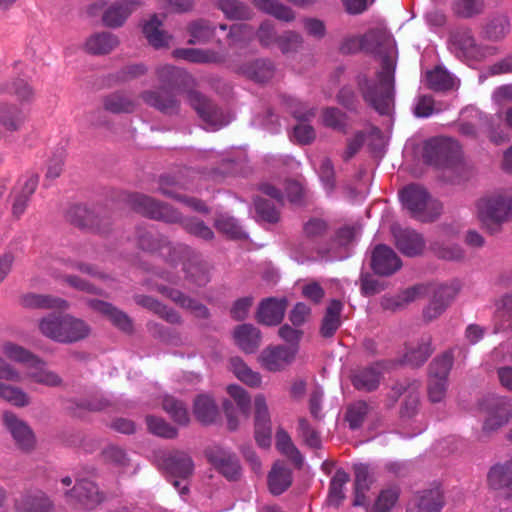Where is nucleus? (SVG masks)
<instances>
[{
    "label": "nucleus",
    "mask_w": 512,
    "mask_h": 512,
    "mask_svg": "<svg viewBox=\"0 0 512 512\" xmlns=\"http://www.w3.org/2000/svg\"><path fill=\"white\" fill-rule=\"evenodd\" d=\"M344 53L365 50L381 54V70L375 79L358 76V85L364 100L380 114H390L394 104L395 56L394 40L383 23L369 30L363 37H349L341 45Z\"/></svg>",
    "instance_id": "nucleus-1"
},
{
    "label": "nucleus",
    "mask_w": 512,
    "mask_h": 512,
    "mask_svg": "<svg viewBox=\"0 0 512 512\" xmlns=\"http://www.w3.org/2000/svg\"><path fill=\"white\" fill-rule=\"evenodd\" d=\"M126 202L134 211L148 218L169 224H180L187 233L205 241L214 239V232L204 221L197 217H184L180 211L166 202L141 193L129 194Z\"/></svg>",
    "instance_id": "nucleus-2"
},
{
    "label": "nucleus",
    "mask_w": 512,
    "mask_h": 512,
    "mask_svg": "<svg viewBox=\"0 0 512 512\" xmlns=\"http://www.w3.org/2000/svg\"><path fill=\"white\" fill-rule=\"evenodd\" d=\"M477 218L489 234L494 235L512 220V189H499L480 197L476 203Z\"/></svg>",
    "instance_id": "nucleus-3"
},
{
    "label": "nucleus",
    "mask_w": 512,
    "mask_h": 512,
    "mask_svg": "<svg viewBox=\"0 0 512 512\" xmlns=\"http://www.w3.org/2000/svg\"><path fill=\"white\" fill-rule=\"evenodd\" d=\"M38 328L43 336L63 344L81 341L90 334V327L84 320L69 314H49L39 320Z\"/></svg>",
    "instance_id": "nucleus-4"
},
{
    "label": "nucleus",
    "mask_w": 512,
    "mask_h": 512,
    "mask_svg": "<svg viewBox=\"0 0 512 512\" xmlns=\"http://www.w3.org/2000/svg\"><path fill=\"white\" fill-rule=\"evenodd\" d=\"M399 196L412 217L422 222L434 221L442 213L441 202L432 198L428 191L418 184L406 186L400 191Z\"/></svg>",
    "instance_id": "nucleus-5"
},
{
    "label": "nucleus",
    "mask_w": 512,
    "mask_h": 512,
    "mask_svg": "<svg viewBox=\"0 0 512 512\" xmlns=\"http://www.w3.org/2000/svg\"><path fill=\"white\" fill-rule=\"evenodd\" d=\"M413 177L430 174L446 184H459L472 176L467 162H410L405 168Z\"/></svg>",
    "instance_id": "nucleus-6"
},
{
    "label": "nucleus",
    "mask_w": 512,
    "mask_h": 512,
    "mask_svg": "<svg viewBox=\"0 0 512 512\" xmlns=\"http://www.w3.org/2000/svg\"><path fill=\"white\" fill-rule=\"evenodd\" d=\"M482 410L486 416L477 436L479 441H484L509 423L512 419V399L503 396L487 398Z\"/></svg>",
    "instance_id": "nucleus-7"
},
{
    "label": "nucleus",
    "mask_w": 512,
    "mask_h": 512,
    "mask_svg": "<svg viewBox=\"0 0 512 512\" xmlns=\"http://www.w3.org/2000/svg\"><path fill=\"white\" fill-rule=\"evenodd\" d=\"M172 252L173 254H171L169 258V264H182L186 279L192 284L202 287L210 281L206 266L191 247L186 244L178 243L172 249Z\"/></svg>",
    "instance_id": "nucleus-8"
},
{
    "label": "nucleus",
    "mask_w": 512,
    "mask_h": 512,
    "mask_svg": "<svg viewBox=\"0 0 512 512\" xmlns=\"http://www.w3.org/2000/svg\"><path fill=\"white\" fill-rule=\"evenodd\" d=\"M66 501L74 507L92 511L105 500V494L98 485L89 479H77L70 489L63 491Z\"/></svg>",
    "instance_id": "nucleus-9"
},
{
    "label": "nucleus",
    "mask_w": 512,
    "mask_h": 512,
    "mask_svg": "<svg viewBox=\"0 0 512 512\" xmlns=\"http://www.w3.org/2000/svg\"><path fill=\"white\" fill-rule=\"evenodd\" d=\"M162 466L173 478L172 485L181 495L188 493L189 488L183 481L190 478L194 473V462L190 455L183 451L169 452L163 457Z\"/></svg>",
    "instance_id": "nucleus-10"
},
{
    "label": "nucleus",
    "mask_w": 512,
    "mask_h": 512,
    "mask_svg": "<svg viewBox=\"0 0 512 512\" xmlns=\"http://www.w3.org/2000/svg\"><path fill=\"white\" fill-rule=\"evenodd\" d=\"M0 380L19 383L22 381V375L11 364L0 358ZM0 398L20 408L30 404V397L23 389L2 381H0Z\"/></svg>",
    "instance_id": "nucleus-11"
},
{
    "label": "nucleus",
    "mask_w": 512,
    "mask_h": 512,
    "mask_svg": "<svg viewBox=\"0 0 512 512\" xmlns=\"http://www.w3.org/2000/svg\"><path fill=\"white\" fill-rule=\"evenodd\" d=\"M2 422L10 434L15 446L22 452L29 453L36 447V436L30 425L10 411L3 413Z\"/></svg>",
    "instance_id": "nucleus-12"
},
{
    "label": "nucleus",
    "mask_w": 512,
    "mask_h": 512,
    "mask_svg": "<svg viewBox=\"0 0 512 512\" xmlns=\"http://www.w3.org/2000/svg\"><path fill=\"white\" fill-rule=\"evenodd\" d=\"M208 462L228 481H238L242 469L236 454L221 446H211L205 450Z\"/></svg>",
    "instance_id": "nucleus-13"
},
{
    "label": "nucleus",
    "mask_w": 512,
    "mask_h": 512,
    "mask_svg": "<svg viewBox=\"0 0 512 512\" xmlns=\"http://www.w3.org/2000/svg\"><path fill=\"white\" fill-rule=\"evenodd\" d=\"M364 144H367L375 152V156L382 157L386 140L377 127L368 126L363 131L356 132L353 137L347 140L344 156L347 159L356 156Z\"/></svg>",
    "instance_id": "nucleus-14"
},
{
    "label": "nucleus",
    "mask_w": 512,
    "mask_h": 512,
    "mask_svg": "<svg viewBox=\"0 0 512 512\" xmlns=\"http://www.w3.org/2000/svg\"><path fill=\"white\" fill-rule=\"evenodd\" d=\"M445 505V498L440 484L417 491L412 497L408 512H440Z\"/></svg>",
    "instance_id": "nucleus-15"
},
{
    "label": "nucleus",
    "mask_w": 512,
    "mask_h": 512,
    "mask_svg": "<svg viewBox=\"0 0 512 512\" xmlns=\"http://www.w3.org/2000/svg\"><path fill=\"white\" fill-rule=\"evenodd\" d=\"M38 182V175L31 174L20 178L13 188L11 214L14 219H20L25 213L31 197L37 189Z\"/></svg>",
    "instance_id": "nucleus-16"
},
{
    "label": "nucleus",
    "mask_w": 512,
    "mask_h": 512,
    "mask_svg": "<svg viewBox=\"0 0 512 512\" xmlns=\"http://www.w3.org/2000/svg\"><path fill=\"white\" fill-rule=\"evenodd\" d=\"M426 160H459L462 157V147L451 137H435L428 140L424 146Z\"/></svg>",
    "instance_id": "nucleus-17"
},
{
    "label": "nucleus",
    "mask_w": 512,
    "mask_h": 512,
    "mask_svg": "<svg viewBox=\"0 0 512 512\" xmlns=\"http://www.w3.org/2000/svg\"><path fill=\"white\" fill-rule=\"evenodd\" d=\"M296 353V348H289L284 345L268 346L262 350L258 359L264 369L270 372H278L293 362Z\"/></svg>",
    "instance_id": "nucleus-18"
},
{
    "label": "nucleus",
    "mask_w": 512,
    "mask_h": 512,
    "mask_svg": "<svg viewBox=\"0 0 512 512\" xmlns=\"http://www.w3.org/2000/svg\"><path fill=\"white\" fill-rule=\"evenodd\" d=\"M451 49L458 58L476 61L483 60L488 56L494 55L496 52L495 47L478 46L468 32L455 36Z\"/></svg>",
    "instance_id": "nucleus-19"
},
{
    "label": "nucleus",
    "mask_w": 512,
    "mask_h": 512,
    "mask_svg": "<svg viewBox=\"0 0 512 512\" xmlns=\"http://www.w3.org/2000/svg\"><path fill=\"white\" fill-rule=\"evenodd\" d=\"M401 266L402 262L392 248L379 244L373 249L371 268L376 274L390 276L397 272Z\"/></svg>",
    "instance_id": "nucleus-20"
},
{
    "label": "nucleus",
    "mask_w": 512,
    "mask_h": 512,
    "mask_svg": "<svg viewBox=\"0 0 512 512\" xmlns=\"http://www.w3.org/2000/svg\"><path fill=\"white\" fill-rule=\"evenodd\" d=\"M489 489L512 498V460L493 465L487 474Z\"/></svg>",
    "instance_id": "nucleus-21"
},
{
    "label": "nucleus",
    "mask_w": 512,
    "mask_h": 512,
    "mask_svg": "<svg viewBox=\"0 0 512 512\" xmlns=\"http://www.w3.org/2000/svg\"><path fill=\"white\" fill-rule=\"evenodd\" d=\"M66 219L79 228L91 229L99 233L107 232V222L105 221L102 225L104 220L81 204L72 205L66 212Z\"/></svg>",
    "instance_id": "nucleus-22"
},
{
    "label": "nucleus",
    "mask_w": 512,
    "mask_h": 512,
    "mask_svg": "<svg viewBox=\"0 0 512 512\" xmlns=\"http://www.w3.org/2000/svg\"><path fill=\"white\" fill-rule=\"evenodd\" d=\"M137 244L143 251L150 253L161 252L168 263L171 254H173L172 249L177 245L172 244L167 237L161 234H153L143 229L137 231Z\"/></svg>",
    "instance_id": "nucleus-23"
},
{
    "label": "nucleus",
    "mask_w": 512,
    "mask_h": 512,
    "mask_svg": "<svg viewBox=\"0 0 512 512\" xmlns=\"http://www.w3.org/2000/svg\"><path fill=\"white\" fill-rule=\"evenodd\" d=\"M287 304L286 298L270 297L262 300L257 311L258 322L267 326L279 324L285 315Z\"/></svg>",
    "instance_id": "nucleus-24"
},
{
    "label": "nucleus",
    "mask_w": 512,
    "mask_h": 512,
    "mask_svg": "<svg viewBox=\"0 0 512 512\" xmlns=\"http://www.w3.org/2000/svg\"><path fill=\"white\" fill-rule=\"evenodd\" d=\"M155 289L181 308L191 311L196 317L203 319L209 317V311L205 305L185 295L180 290L165 285H157Z\"/></svg>",
    "instance_id": "nucleus-25"
},
{
    "label": "nucleus",
    "mask_w": 512,
    "mask_h": 512,
    "mask_svg": "<svg viewBox=\"0 0 512 512\" xmlns=\"http://www.w3.org/2000/svg\"><path fill=\"white\" fill-rule=\"evenodd\" d=\"M432 341L433 338L429 333L421 335L415 343L407 346L403 363L412 367L423 365L434 351Z\"/></svg>",
    "instance_id": "nucleus-26"
},
{
    "label": "nucleus",
    "mask_w": 512,
    "mask_h": 512,
    "mask_svg": "<svg viewBox=\"0 0 512 512\" xmlns=\"http://www.w3.org/2000/svg\"><path fill=\"white\" fill-rule=\"evenodd\" d=\"M290 110L294 111V116L299 121L293 128L292 140L300 144H308L313 141L315 139V131L312 126L307 124V121L315 115L314 110H305L300 103H296L295 108L291 106Z\"/></svg>",
    "instance_id": "nucleus-27"
},
{
    "label": "nucleus",
    "mask_w": 512,
    "mask_h": 512,
    "mask_svg": "<svg viewBox=\"0 0 512 512\" xmlns=\"http://www.w3.org/2000/svg\"><path fill=\"white\" fill-rule=\"evenodd\" d=\"M397 248L406 256L413 257L421 254L425 241L421 234L412 229H397L394 231Z\"/></svg>",
    "instance_id": "nucleus-28"
},
{
    "label": "nucleus",
    "mask_w": 512,
    "mask_h": 512,
    "mask_svg": "<svg viewBox=\"0 0 512 512\" xmlns=\"http://www.w3.org/2000/svg\"><path fill=\"white\" fill-rule=\"evenodd\" d=\"M381 377L382 374L378 365H369L355 369L351 373L350 379L356 390L372 392L379 387Z\"/></svg>",
    "instance_id": "nucleus-29"
},
{
    "label": "nucleus",
    "mask_w": 512,
    "mask_h": 512,
    "mask_svg": "<svg viewBox=\"0 0 512 512\" xmlns=\"http://www.w3.org/2000/svg\"><path fill=\"white\" fill-rule=\"evenodd\" d=\"M87 305L96 312L108 317V319L119 329L125 332H131L133 329L132 321L126 313L117 309L112 304L97 300L89 299Z\"/></svg>",
    "instance_id": "nucleus-30"
},
{
    "label": "nucleus",
    "mask_w": 512,
    "mask_h": 512,
    "mask_svg": "<svg viewBox=\"0 0 512 512\" xmlns=\"http://www.w3.org/2000/svg\"><path fill=\"white\" fill-rule=\"evenodd\" d=\"M178 185V182L175 181L174 178L168 177V176H161L159 178V192L168 198H172L178 202H181L185 204L186 206L190 207L196 212L208 214L209 208L206 206V204L197 198L194 197H187L181 194L176 193V191L170 186Z\"/></svg>",
    "instance_id": "nucleus-31"
},
{
    "label": "nucleus",
    "mask_w": 512,
    "mask_h": 512,
    "mask_svg": "<svg viewBox=\"0 0 512 512\" xmlns=\"http://www.w3.org/2000/svg\"><path fill=\"white\" fill-rule=\"evenodd\" d=\"M456 295V290L450 286H440L434 293L432 300L423 310L426 321H432L439 317L449 306Z\"/></svg>",
    "instance_id": "nucleus-32"
},
{
    "label": "nucleus",
    "mask_w": 512,
    "mask_h": 512,
    "mask_svg": "<svg viewBox=\"0 0 512 512\" xmlns=\"http://www.w3.org/2000/svg\"><path fill=\"white\" fill-rule=\"evenodd\" d=\"M133 299L136 304L152 311L168 323L177 325L182 324V318L180 314L173 308L166 306L157 299L148 295H135Z\"/></svg>",
    "instance_id": "nucleus-33"
},
{
    "label": "nucleus",
    "mask_w": 512,
    "mask_h": 512,
    "mask_svg": "<svg viewBox=\"0 0 512 512\" xmlns=\"http://www.w3.org/2000/svg\"><path fill=\"white\" fill-rule=\"evenodd\" d=\"M141 0H123L111 5L103 14V22L108 27L121 26Z\"/></svg>",
    "instance_id": "nucleus-34"
},
{
    "label": "nucleus",
    "mask_w": 512,
    "mask_h": 512,
    "mask_svg": "<svg viewBox=\"0 0 512 512\" xmlns=\"http://www.w3.org/2000/svg\"><path fill=\"white\" fill-rule=\"evenodd\" d=\"M20 304L28 309H67L65 299L48 294L27 293L20 298Z\"/></svg>",
    "instance_id": "nucleus-35"
},
{
    "label": "nucleus",
    "mask_w": 512,
    "mask_h": 512,
    "mask_svg": "<svg viewBox=\"0 0 512 512\" xmlns=\"http://www.w3.org/2000/svg\"><path fill=\"white\" fill-rule=\"evenodd\" d=\"M234 339L245 353H254L261 342V333L252 324H242L235 328Z\"/></svg>",
    "instance_id": "nucleus-36"
},
{
    "label": "nucleus",
    "mask_w": 512,
    "mask_h": 512,
    "mask_svg": "<svg viewBox=\"0 0 512 512\" xmlns=\"http://www.w3.org/2000/svg\"><path fill=\"white\" fill-rule=\"evenodd\" d=\"M27 377L47 387L55 388L63 385V379L56 372L46 368L45 362L39 358V363H32L28 367Z\"/></svg>",
    "instance_id": "nucleus-37"
},
{
    "label": "nucleus",
    "mask_w": 512,
    "mask_h": 512,
    "mask_svg": "<svg viewBox=\"0 0 512 512\" xmlns=\"http://www.w3.org/2000/svg\"><path fill=\"white\" fill-rule=\"evenodd\" d=\"M52 507V501L40 491L23 495L16 502L17 512H50Z\"/></svg>",
    "instance_id": "nucleus-38"
},
{
    "label": "nucleus",
    "mask_w": 512,
    "mask_h": 512,
    "mask_svg": "<svg viewBox=\"0 0 512 512\" xmlns=\"http://www.w3.org/2000/svg\"><path fill=\"white\" fill-rule=\"evenodd\" d=\"M161 27L162 22L156 15H153L143 24V33L149 44L155 48L168 47L172 39L171 35L162 30Z\"/></svg>",
    "instance_id": "nucleus-39"
},
{
    "label": "nucleus",
    "mask_w": 512,
    "mask_h": 512,
    "mask_svg": "<svg viewBox=\"0 0 512 512\" xmlns=\"http://www.w3.org/2000/svg\"><path fill=\"white\" fill-rule=\"evenodd\" d=\"M343 309L341 301L332 299L326 308L320 327V334L325 338L332 337L341 325L340 315Z\"/></svg>",
    "instance_id": "nucleus-40"
},
{
    "label": "nucleus",
    "mask_w": 512,
    "mask_h": 512,
    "mask_svg": "<svg viewBox=\"0 0 512 512\" xmlns=\"http://www.w3.org/2000/svg\"><path fill=\"white\" fill-rule=\"evenodd\" d=\"M193 413L201 423L211 424L217 419L219 410L215 401L210 396L200 394L194 400Z\"/></svg>",
    "instance_id": "nucleus-41"
},
{
    "label": "nucleus",
    "mask_w": 512,
    "mask_h": 512,
    "mask_svg": "<svg viewBox=\"0 0 512 512\" xmlns=\"http://www.w3.org/2000/svg\"><path fill=\"white\" fill-rule=\"evenodd\" d=\"M292 484V472L290 469L275 464L268 474V488L269 491L275 495H281Z\"/></svg>",
    "instance_id": "nucleus-42"
},
{
    "label": "nucleus",
    "mask_w": 512,
    "mask_h": 512,
    "mask_svg": "<svg viewBox=\"0 0 512 512\" xmlns=\"http://www.w3.org/2000/svg\"><path fill=\"white\" fill-rule=\"evenodd\" d=\"M119 41L115 35L109 32L95 33L85 42L87 52L95 55L107 54L111 52Z\"/></svg>",
    "instance_id": "nucleus-43"
},
{
    "label": "nucleus",
    "mask_w": 512,
    "mask_h": 512,
    "mask_svg": "<svg viewBox=\"0 0 512 512\" xmlns=\"http://www.w3.org/2000/svg\"><path fill=\"white\" fill-rule=\"evenodd\" d=\"M229 369L244 384L253 388L260 387L262 382L260 373L253 371L240 357L230 358Z\"/></svg>",
    "instance_id": "nucleus-44"
},
{
    "label": "nucleus",
    "mask_w": 512,
    "mask_h": 512,
    "mask_svg": "<svg viewBox=\"0 0 512 512\" xmlns=\"http://www.w3.org/2000/svg\"><path fill=\"white\" fill-rule=\"evenodd\" d=\"M229 369L244 384L253 388L260 387L262 382L260 373L253 371L240 357L230 358Z\"/></svg>",
    "instance_id": "nucleus-45"
},
{
    "label": "nucleus",
    "mask_w": 512,
    "mask_h": 512,
    "mask_svg": "<svg viewBox=\"0 0 512 512\" xmlns=\"http://www.w3.org/2000/svg\"><path fill=\"white\" fill-rule=\"evenodd\" d=\"M235 69L246 77L257 82H265L272 78L274 69L266 60H255L248 65L235 66Z\"/></svg>",
    "instance_id": "nucleus-46"
},
{
    "label": "nucleus",
    "mask_w": 512,
    "mask_h": 512,
    "mask_svg": "<svg viewBox=\"0 0 512 512\" xmlns=\"http://www.w3.org/2000/svg\"><path fill=\"white\" fill-rule=\"evenodd\" d=\"M25 115L23 110L9 103L0 102V124L7 131H17L24 123Z\"/></svg>",
    "instance_id": "nucleus-47"
},
{
    "label": "nucleus",
    "mask_w": 512,
    "mask_h": 512,
    "mask_svg": "<svg viewBox=\"0 0 512 512\" xmlns=\"http://www.w3.org/2000/svg\"><path fill=\"white\" fill-rule=\"evenodd\" d=\"M419 295L418 287L407 288L395 296H383L380 305L383 310L396 312L404 309L409 303L413 302Z\"/></svg>",
    "instance_id": "nucleus-48"
},
{
    "label": "nucleus",
    "mask_w": 512,
    "mask_h": 512,
    "mask_svg": "<svg viewBox=\"0 0 512 512\" xmlns=\"http://www.w3.org/2000/svg\"><path fill=\"white\" fill-rule=\"evenodd\" d=\"M162 408L175 423L181 426L189 423V413L183 401L172 395H165L162 399Z\"/></svg>",
    "instance_id": "nucleus-49"
},
{
    "label": "nucleus",
    "mask_w": 512,
    "mask_h": 512,
    "mask_svg": "<svg viewBox=\"0 0 512 512\" xmlns=\"http://www.w3.org/2000/svg\"><path fill=\"white\" fill-rule=\"evenodd\" d=\"M350 480V476L343 469H337L331 479L327 502L329 505L338 507L345 498L344 486Z\"/></svg>",
    "instance_id": "nucleus-50"
},
{
    "label": "nucleus",
    "mask_w": 512,
    "mask_h": 512,
    "mask_svg": "<svg viewBox=\"0 0 512 512\" xmlns=\"http://www.w3.org/2000/svg\"><path fill=\"white\" fill-rule=\"evenodd\" d=\"M453 361L454 354L452 349L436 357L429 365V379L447 380Z\"/></svg>",
    "instance_id": "nucleus-51"
},
{
    "label": "nucleus",
    "mask_w": 512,
    "mask_h": 512,
    "mask_svg": "<svg viewBox=\"0 0 512 512\" xmlns=\"http://www.w3.org/2000/svg\"><path fill=\"white\" fill-rule=\"evenodd\" d=\"M255 5L259 10L281 21L290 22L295 18L294 12L277 0H256Z\"/></svg>",
    "instance_id": "nucleus-52"
},
{
    "label": "nucleus",
    "mask_w": 512,
    "mask_h": 512,
    "mask_svg": "<svg viewBox=\"0 0 512 512\" xmlns=\"http://www.w3.org/2000/svg\"><path fill=\"white\" fill-rule=\"evenodd\" d=\"M276 447L287 456L297 467L303 464V457L297 447L293 444L291 437L282 429L276 432Z\"/></svg>",
    "instance_id": "nucleus-53"
},
{
    "label": "nucleus",
    "mask_w": 512,
    "mask_h": 512,
    "mask_svg": "<svg viewBox=\"0 0 512 512\" xmlns=\"http://www.w3.org/2000/svg\"><path fill=\"white\" fill-rule=\"evenodd\" d=\"M4 355L12 361L22 363L29 367L32 363H39V357L13 342H5L2 345Z\"/></svg>",
    "instance_id": "nucleus-54"
},
{
    "label": "nucleus",
    "mask_w": 512,
    "mask_h": 512,
    "mask_svg": "<svg viewBox=\"0 0 512 512\" xmlns=\"http://www.w3.org/2000/svg\"><path fill=\"white\" fill-rule=\"evenodd\" d=\"M214 227L218 232L232 239H241L245 237V233L238 221L227 214L219 215L214 221Z\"/></svg>",
    "instance_id": "nucleus-55"
},
{
    "label": "nucleus",
    "mask_w": 512,
    "mask_h": 512,
    "mask_svg": "<svg viewBox=\"0 0 512 512\" xmlns=\"http://www.w3.org/2000/svg\"><path fill=\"white\" fill-rule=\"evenodd\" d=\"M136 102L125 93H115L108 96L104 102L105 108L113 113H130L136 108Z\"/></svg>",
    "instance_id": "nucleus-56"
},
{
    "label": "nucleus",
    "mask_w": 512,
    "mask_h": 512,
    "mask_svg": "<svg viewBox=\"0 0 512 512\" xmlns=\"http://www.w3.org/2000/svg\"><path fill=\"white\" fill-rule=\"evenodd\" d=\"M426 79L428 85L435 90L451 89L456 85V79L441 67L427 72Z\"/></svg>",
    "instance_id": "nucleus-57"
},
{
    "label": "nucleus",
    "mask_w": 512,
    "mask_h": 512,
    "mask_svg": "<svg viewBox=\"0 0 512 512\" xmlns=\"http://www.w3.org/2000/svg\"><path fill=\"white\" fill-rule=\"evenodd\" d=\"M429 249L440 259L457 261L464 258V251L458 245L434 241L430 244Z\"/></svg>",
    "instance_id": "nucleus-58"
},
{
    "label": "nucleus",
    "mask_w": 512,
    "mask_h": 512,
    "mask_svg": "<svg viewBox=\"0 0 512 512\" xmlns=\"http://www.w3.org/2000/svg\"><path fill=\"white\" fill-rule=\"evenodd\" d=\"M329 228L330 226L326 219L314 216L303 223L302 232L306 239L314 241L322 238Z\"/></svg>",
    "instance_id": "nucleus-59"
},
{
    "label": "nucleus",
    "mask_w": 512,
    "mask_h": 512,
    "mask_svg": "<svg viewBox=\"0 0 512 512\" xmlns=\"http://www.w3.org/2000/svg\"><path fill=\"white\" fill-rule=\"evenodd\" d=\"M156 75L158 80L163 84L179 85L186 83L190 76L183 70L171 65H163L157 68Z\"/></svg>",
    "instance_id": "nucleus-60"
},
{
    "label": "nucleus",
    "mask_w": 512,
    "mask_h": 512,
    "mask_svg": "<svg viewBox=\"0 0 512 512\" xmlns=\"http://www.w3.org/2000/svg\"><path fill=\"white\" fill-rule=\"evenodd\" d=\"M146 424L148 430L156 436L167 439H174L178 435L177 429L170 425L163 418L148 415L146 417Z\"/></svg>",
    "instance_id": "nucleus-61"
},
{
    "label": "nucleus",
    "mask_w": 512,
    "mask_h": 512,
    "mask_svg": "<svg viewBox=\"0 0 512 512\" xmlns=\"http://www.w3.org/2000/svg\"><path fill=\"white\" fill-rule=\"evenodd\" d=\"M174 57L197 63H210L218 61V56L207 50L194 48L176 49Z\"/></svg>",
    "instance_id": "nucleus-62"
},
{
    "label": "nucleus",
    "mask_w": 512,
    "mask_h": 512,
    "mask_svg": "<svg viewBox=\"0 0 512 512\" xmlns=\"http://www.w3.org/2000/svg\"><path fill=\"white\" fill-rule=\"evenodd\" d=\"M254 206L258 217L268 223H277L280 219L278 207L268 199L254 198Z\"/></svg>",
    "instance_id": "nucleus-63"
},
{
    "label": "nucleus",
    "mask_w": 512,
    "mask_h": 512,
    "mask_svg": "<svg viewBox=\"0 0 512 512\" xmlns=\"http://www.w3.org/2000/svg\"><path fill=\"white\" fill-rule=\"evenodd\" d=\"M369 405L367 402L359 400L348 406L346 412V420L351 429H357L363 424L368 412Z\"/></svg>",
    "instance_id": "nucleus-64"
}]
</instances>
